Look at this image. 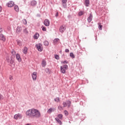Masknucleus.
Segmentation results:
<instances>
[{
  "label": "nucleus",
  "instance_id": "nucleus-40",
  "mask_svg": "<svg viewBox=\"0 0 125 125\" xmlns=\"http://www.w3.org/2000/svg\"><path fill=\"white\" fill-rule=\"evenodd\" d=\"M7 29L8 31H11V26H7Z\"/></svg>",
  "mask_w": 125,
  "mask_h": 125
},
{
  "label": "nucleus",
  "instance_id": "nucleus-23",
  "mask_svg": "<svg viewBox=\"0 0 125 125\" xmlns=\"http://www.w3.org/2000/svg\"><path fill=\"white\" fill-rule=\"evenodd\" d=\"M53 111H54L53 108H50L47 110V113H48V114H50L51 113H52Z\"/></svg>",
  "mask_w": 125,
  "mask_h": 125
},
{
  "label": "nucleus",
  "instance_id": "nucleus-27",
  "mask_svg": "<svg viewBox=\"0 0 125 125\" xmlns=\"http://www.w3.org/2000/svg\"><path fill=\"white\" fill-rule=\"evenodd\" d=\"M99 30H102V28L103 27V25H101V23H99Z\"/></svg>",
  "mask_w": 125,
  "mask_h": 125
},
{
  "label": "nucleus",
  "instance_id": "nucleus-15",
  "mask_svg": "<svg viewBox=\"0 0 125 125\" xmlns=\"http://www.w3.org/2000/svg\"><path fill=\"white\" fill-rule=\"evenodd\" d=\"M42 67H45L46 66V61H44V60L42 61Z\"/></svg>",
  "mask_w": 125,
  "mask_h": 125
},
{
  "label": "nucleus",
  "instance_id": "nucleus-32",
  "mask_svg": "<svg viewBox=\"0 0 125 125\" xmlns=\"http://www.w3.org/2000/svg\"><path fill=\"white\" fill-rule=\"evenodd\" d=\"M70 56L72 57V58H75V55H74L73 53H70Z\"/></svg>",
  "mask_w": 125,
  "mask_h": 125
},
{
  "label": "nucleus",
  "instance_id": "nucleus-39",
  "mask_svg": "<svg viewBox=\"0 0 125 125\" xmlns=\"http://www.w3.org/2000/svg\"><path fill=\"white\" fill-rule=\"evenodd\" d=\"M55 58H56V59H57V60H58L59 59V56H58V55H56L55 56Z\"/></svg>",
  "mask_w": 125,
  "mask_h": 125
},
{
  "label": "nucleus",
  "instance_id": "nucleus-44",
  "mask_svg": "<svg viewBox=\"0 0 125 125\" xmlns=\"http://www.w3.org/2000/svg\"><path fill=\"white\" fill-rule=\"evenodd\" d=\"M45 71H46V72H49V69H48V68H46V69H45Z\"/></svg>",
  "mask_w": 125,
  "mask_h": 125
},
{
  "label": "nucleus",
  "instance_id": "nucleus-38",
  "mask_svg": "<svg viewBox=\"0 0 125 125\" xmlns=\"http://www.w3.org/2000/svg\"><path fill=\"white\" fill-rule=\"evenodd\" d=\"M78 14H79V16H82V15H83V12L81 11V12H80Z\"/></svg>",
  "mask_w": 125,
  "mask_h": 125
},
{
  "label": "nucleus",
  "instance_id": "nucleus-18",
  "mask_svg": "<svg viewBox=\"0 0 125 125\" xmlns=\"http://www.w3.org/2000/svg\"><path fill=\"white\" fill-rule=\"evenodd\" d=\"M37 5V1L35 0H33L31 2V5L32 6H35V5Z\"/></svg>",
  "mask_w": 125,
  "mask_h": 125
},
{
  "label": "nucleus",
  "instance_id": "nucleus-25",
  "mask_svg": "<svg viewBox=\"0 0 125 125\" xmlns=\"http://www.w3.org/2000/svg\"><path fill=\"white\" fill-rule=\"evenodd\" d=\"M85 4L86 6H88L89 4V0H85Z\"/></svg>",
  "mask_w": 125,
  "mask_h": 125
},
{
  "label": "nucleus",
  "instance_id": "nucleus-19",
  "mask_svg": "<svg viewBox=\"0 0 125 125\" xmlns=\"http://www.w3.org/2000/svg\"><path fill=\"white\" fill-rule=\"evenodd\" d=\"M14 9L16 12H19V7L18 5H16L14 6Z\"/></svg>",
  "mask_w": 125,
  "mask_h": 125
},
{
  "label": "nucleus",
  "instance_id": "nucleus-8",
  "mask_svg": "<svg viewBox=\"0 0 125 125\" xmlns=\"http://www.w3.org/2000/svg\"><path fill=\"white\" fill-rule=\"evenodd\" d=\"M22 31V27L21 26H18L16 29L17 34H20Z\"/></svg>",
  "mask_w": 125,
  "mask_h": 125
},
{
  "label": "nucleus",
  "instance_id": "nucleus-1",
  "mask_svg": "<svg viewBox=\"0 0 125 125\" xmlns=\"http://www.w3.org/2000/svg\"><path fill=\"white\" fill-rule=\"evenodd\" d=\"M26 115L27 117H29L30 118H41V112L39 111L38 109H36L35 108H32L27 110L26 112Z\"/></svg>",
  "mask_w": 125,
  "mask_h": 125
},
{
  "label": "nucleus",
  "instance_id": "nucleus-48",
  "mask_svg": "<svg viewBox=\"0 0 125 125\" xmlns=\"http://www.w3.org/2000/svg\"><path fill=\"white\" fill-rule=\"evenodd\" d=\"M10 81H11L12 80V76H10L9 78Z\"/></svg>",
  "mask_w": 125,
  "mask_h": 125
},
{
  "label": "nucleus",
  "instance_id": "nucleus-10",
  "mask_svg": "<svg viewBox=\"0 0 125 125\" xmlns=\"http://www.w3.org/2000/svg\"><path fill=\"white\" fill-rule=\"evenodd\" d=\"M7 6L8 7H12V6H14V2L11 1L7 3Z\"/></svg>",
  "mask_w": 125,
  "mask_h": 125
},
{
  "label": "nucleus",
  "instance_id": "nucleus-14",
  "mask_svg": "<svg viewBox=\"0 0 125 125\" xmlns=\"http://www.w3.org/2000/svg\"><path fill=\"white\" fill-rule=\"evenodd\" d=\"M92 14H90V16L89 18H88V21L90 23L91 21H92Z\"/></svg>",
  "mask_w": 125,
  "mask_h": 125
},
{
  "label": "nucleus",
  "instance_id": "nucleus-6",
  "mask_svg": "<svg viewBox=\"0 0 125 125\" xmlns=\"http://www.w3.org/2000/svg\"><path fill=\"white\" fill-rule=\"evenodd\" d=\"M15 120H18V119H22V115L20 113L16 114L14 116Z\"/></svg>",
  "mask_w": 125,
  "mask_h": 125
},
{
  "label": "nucleus",
  "instance_id": "nucleus-47",
  "mask_svg": "<svg viewBox=\"0 0 125 125\" xmlns=\"http://www.w3.org/2000/svg\"><path fill=\"white\" fill-rule=\"evenodd\" d=\"M58 12H57L56 14V17H58Z\"/></svg>",
  "mask_w": 125,
  "mask_h": 125
},
{
  "label": "nucleus",
  "instance_id": "nucleus-16",
  "mask_svg": "<svg viewBox=\"0 0 125 125\" xmlns=\"http://www.w3.org/2000/svg\"><path fill=\"white\" fill-rule=\"evenodd\" d=\"M39 37H40V34L38 33H36L35 35H34V39H35V40H38Z\"/></svg>",
  "mask_w": 125,
  "mask_h": 125
},
{
  "label": "nucleus",
  "instance_id": "nucleus-41",
  "mask_svg": "<svg viewBox=\"0 0 125 125\" xmlns=\"http://www.w3.org/2000/svg\"><path fill=\"white\" fill-rule=\"evenodd\" d=\"M63 107H67V103L66 102H63Z\"/></svg>",
  "mask_w": 125,
  "mask_h": 125
},
{
  "label": "nucleus",
  "instance_id": "nucleus-22",
  "mask_svg": "<svg viewBox=\"0 0 125 125\" xmlns=\"http://www.w3.org/2000/svg\"><path fill=\"white\" fill-rule=\"evenodd\" d=\"M43 43H44V45H45V46H47L49 44V43L48 42V41H45L43 42Z\"/></svg>",
  "mask_w": 125,
  "mask_h": 125
},
{
  "label": "nucleus",
  "instance_id": "nucleus-43",
  "mask_svg": "<svg viewBox=\"0 0 125 125\" xmlns=\"http://www.w3.org/2000/svg\"><path fill=\"white\" fill-rule=\"evenodd\" d=\"M70 51L68 49H65V52H69Z\"/></svg>",
  "mask_w": 125,
  "mask_h": 125
},
{
  "label": "nucleus",
  "instance_id": "nucleus-33",
  "mask_svg": "<svg viewBox=\"0 0 125 125\" xmlns=\"http://www.w3.org/2000/svg\"><path fill=\"white\" fill-rule=\"evenodd\" d=\"M64 113L65 116H68V115H69V112H68L67 110H64Z\"/></svg>",
  "mask_w": 125,
  "mask_h": 125
},
{
  "label": "nucleus",
  "instance_id": "nucleus-37",
  "mask_svg": "<svg viewBox=\"0 0 125 125\" xmlns=\"http://www.w3.org/2000/svg\"><path fill=\"white\" fill-rule=\"evenodd\" d=\"M61 63H62V64H68V61H64L63 62H62Z\"/></svg>",
  "mask_w": 125,
  "mask_h": 125
},
{
  "label": "nucleus",
  "instance_id": "nucleus-7",
  "mask_svg": "<svg viewBox=\"0 0 125 125\" xmlns=\"http://www.w3.org/2000/svg\"><path fill=\"white\" fill-rule=\"evenodd\" d=\"M67 0H62V6L64 8H66V7H67Z\"/></svg>",
  "mask_w": 125,
  "mask_h": 125
},
{
  "label": "nucleus",
  "instance_id": "nucleus-13",
  "mask_svg": "<svg viewBox=\"0 0 125 125\" xmlns=\"http://www.w3.org/2000/svg\"><path fill=\"white\" fill-rule=\"evenodd\" d=\"M22 52L24 54H27V53H28V48L27 47H24L22 50Z\"/></svg>",
  "mask_w": 125,
  "mask_h": 125
},
{
  "label": "nucleus",
  "instance_id": "nucleus-4",
  "mask_svg": "<svg viewBox=\"0 0 125 125\" xmlns=\"http://www.w3.org/2000/svg\"><path fill=\"white\" fill-rule=\"evenodd\" d=\"M66 30V25H62L60 26V32L61 33H64V31Z\"/></svg>",
  "mask_w": 125,
  "mask_h": 125
},
{
  "label": "nucleus",
  "instance_id": "nucleus-24",
  "mask_svg": "<svg viewBox=\"0 0 125 125\" xmlns=\"http://www.w3.org/2000/svg\"><path fill=\"white\" fill-rule=\"evenodd\" d=\"M58 119H60V120H62V118H63V115L62 114H59L57 116Z\"/></svg>",
  "mask_w": 125,
  "mask_h": 125
},
{
  "label": "nucleus",
  "instance_id": "nucleus-46",
  "mask_svg": "<svg viewBox=\"0 0 125 125\" xmlns=\"http://www.w3.org/2000/svg\"><path fill=\"white\" fill-rule=\"evenodd\" d=\"M1 99H2V95L0 94V100H1Z\"/></svg>",
  "mask_w": 125,
  "mask_h": 125
},
{
  "label": "nucleus",
  "instance_id": "nucleus-28",
  "mask_svg": "<svg viewBox=\"0 0 125 125\" xmlns=\"http://www.w3.org/2000/svg\"><path fill=\"white\" fill-rule=\"evenodd\" d=\"M23 33H24V34H29V31H28V30L27 29V28H25L24 30H23Z\"/></svg>",
  "mask_w": 125,
  "mask_h": 125
},
{
  "label": "nucleus",
  "instance_id": "nucleus-17",
  "mask_svg": "<svg viewBox=\"0 0 125 125\" xmlns=\"http://www.w3.org/2000/svg\"><path fill=\"white\" fill-rule=\"evenodd\" d=\"M7 61L8 62V63H10V64H13L14 62V61H13L12 59H9V58H7Z\"/></svg>",
  "mask_w": 125,
  "mask_h": 125
},
{
  "label": "nucleus",
  "instance_id": "nucleus-34",
  "mask_svg": "<svg viewBox=\"0 0 125 125\" xmlns=\"http://www.w3.org/2000/svg\"><path fill=\"white\" fill-rule=\"evenodd\" d=\"M12 55L14 56V55H16V52H15V51L13 50L11 52Z\"/></svg>",
  "mask_w": 125,
  "mask_h": 125
},
{
  "label": "nucleus",
  "instance_id": "nucleus-21",
  "mask_svg": "<svg viewBox=\"0 0 125 125\" xmlns=\"http://www.w3.org/2000/svg\"><path fill=\"white\" fill-rule=\"evenodd\" d=\"M59 42V39H55L54 40V44H56V43H58Z\"/></svg>",
  "mask_w": 125,
  "mask_h": 125
},
{
  "label": "nucleus",
  "instance_id": "nucleus-5",
  "mask_svg": "<svg viewBox=\"0 0 125 125\" xmlns=\"http://www.w3.org/2000/svg\"><path fill=\"white\" fill-rule=\"evenodd\" d=\"M0 41H1V42H4L5 41H6L5 36H4V35L2 34H0Z\"/></svg>",
  "mask_w": 125,
  "mask_h": 125
},
{
  "label": "nucleus",
  "instance_id": "nucleus-42",
  "mask_svg": "<svg viewBox=\"0 0 125 125\" xmlns=\"http://www.w3.org/2000/svg\"><path fill=\"white\" fill-rule=\"evenodd\" d=\"M2 31H3L2 28H1V27H0V33H2Z\"/></svg>",
  "mask_w": 125,
  "mask_h": 125
},
{
  "label": "nucleus",
  "instance_id": "nucleus-30",
  "mask_svg": "<svg viewBox=\"0 0 125 125\" xmlns=\"http://www.w3.org/2000/svg\"><path fill=\"white\" fill-rule=\"evenodd\" d=\"M17 43H18V45H19L20 46H22V42H20V41H18Z\"/></svg>",
  "mask_w": 125,
  "mask_h": 125
},
{
  "label": "nucleus",
  "instance_id": "nucleus-12",
  "mask_svg": "<svg viewBox=\"0 0 125 125\" xmlns=\"http://www.w3.org/2000/svg\"><path fill=\"white\" fill-rule=\"evenodd\" d=\"M49 24H50V21L49 20L46 19L44 21V24L45 25V26H49Z\"/></svg>",
  "mask_w": 125,
  "mask_h": 125
},
{
  "label": "nucleus",
  "instance_id": "nucleus-2",
  "mask_svg": "<svg viewBox=\"0 0 125 125\" xmlns=\"http://www.w3.org/2000/svg\"><path fill=\"white\" fill-rule=\"evenodd\" d=\"M68 69V65H63L61 66V72L62 74H65L66 73V70Z\"/></svg>",
  "mask_w": 125,
  "mask_h": 125
},
{
  "label": "nucleus",
  "instance_id": "nucleus-45",
  "mask_svg": "<svg viewBox=\"0 0 125 125\" xmlns=\"http://www.w3.org/2000/svg\"><path fill=\"white\" fill-rule=\"evenodd\" d=\"M2 10V8H1V6H0V12H1Z\"/></svg>",
  "mask_w": 125,
  "mask_h": 125
},
{
  "label": "nucleus",
  "instance_id": "nucleus-9",
  "mask_svg": "<svg viewBox=\"0 0 125 125\" xmlns=\"http://www.w3.org/2000/svg\"><path fill=\"white\" fill-rule=\"evenodd\" d=\"M37 73L36 72L33 73L32 76L33 81H36V80H37Z\"/></svg>",
  "mask_w": 125,
  "mask_h": 125
},
{
  "label": "nucleus",
  "instance_id": "nucleus-35",
  "mask_svg": "<svg viewBox=\"0 0 125 125\" xmlns=\"http://www.w3.org/2000/svg\"><path fill=\"white\" fill-rule=\"evenodd\" d=\"M42 31H43V32H45V31H46V28H45V27L42 26Z\"/></svg>",
  "mask_w": 125,
  "mask_h": 125
},
{
  "label": "nucleus",
  "instance_id": "nucleus-26",
  "mask_svg": "<svg viewBox=\"0 0 125 125\" xmlns=\"http://www.w3.org/2000/svg\"><path fill=\"white\" fill-rule=\"evenodd\" d=\"M54 101H55V102L59 103L60 102V99L59 97L56 98L54 99Z\"/></svg>",
  "mask_w": 125,
  "mask_h": 125
},
{
  "label": "nucleus",
  "instance_id": "nucleus-20",
  "mask_svg": "<svg viewBox=\"0 0 125 125\" xmlns=\"http://www.w3.org/2000/svg\"><path fill=\"white\" fill-rule=\"evenodd\" d=\"M55 120L57 122V123H58V124H59V125H62V122H61V121H60V120H59V118H56Z\"/></svg>",
  "mask_w": 125,
  "mask_h": 125
},
{
  "label": "nucleus",
  "instance_id": "nucleus-31",
  "mask_svg": "<svg viewBox=\"0 0 125 125\" xmlns=\"http://www.w3.org/2000/svg\"><path fill=\"white\" fill-rule=\"evenodd\" d=\"M22 22L24 25H27V20L23 19L22 20Z\"/></svg>",
  "mask_w": 125,
  "mask_h": 125
},
{
  "label": "nucleus",
  "instance_id": "nucleus-36",
  "mask_svg": "<svg viewBox=\"0 0 125 125\" xmlns=\"http://www.w3.org/2000/svg\"><path fill=\"white\" fill-rule=\"evenodd\" d=\"M58 108L59 110H60V111L63 110V107H62L60 105H59Z\"/></svg>",
  "mask_w": 125,
  "mask_h": 125
},
{
  "label": "nucleus",
  "instance_id": "nucleus-3",
  "mask_svg": "<svg viewBox=\"0 0 125 125\" xmlns=\"http://www.w3.org/2000/svg\"><path fill=\"white\" fill-rule=\"evenodd\" d=\"M36 47L39 51H42L43 47H42V45L41 43L36 44Z\"/></svg>",
  "mask_w": 125,
  "mask_h": 125
},
{
  "label": "nucleus",
  "instance_id": "nucleus-11",
  "mask_svg": "<svg viewBox=\"0 0 125 125\" xmlns=\"http://www.w3.org/2000/svg\"><path fill=\"white\" fill-rule=\"evenodd\" d=\"M16 59L19 62H21V61H22V59H21V57H20V55H19V54H17Z\"/></svg>",
  "mask_w": 125,
  "mask_h": 125
},
{
  "label": "nucleus",
  "instance_id": "nucleus-29",
  "mask_svg": "<svg viewBox=\"0 0 125 125\" xmlns=\"http://www.w3.org/2000/svg\"><path fill=\"white\" fill-rule=\"evenodd\" d=\"M66 104L68 106V107H70V106H71V101H67L66 102Z\"/></svg>",
  "mask_w": 125,
  "mask_h": 125
}]
</instances>
